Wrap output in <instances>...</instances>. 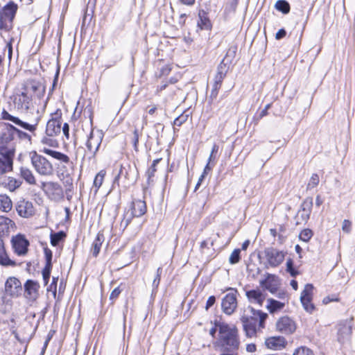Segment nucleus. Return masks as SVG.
I'll use <instances>...</instances> for the list:
<instances>
[{
  "label": "nucleus",
  "instance_id": "nucleus-1",
  "mask_svg": "<svg viewBox=\"0 0 355 355\" xmlns=\"http://www.w3.org/2000/svg\"><path fill=\"white\" fill-rule=\"evenodd\" d=\"M267 318L268 314L261 311L255 310L250 306L245 308L241 320L246 336L249 338L257 337L265 328Z\"/></svg>",
  "mask_w": 355,
  "mask_h": 355
},
{
  "label": "nucleus",
  "instance_id": "nucleus-2",
  "mask_svg": "<svg viewBox=\"0 0 355 355\" xmlns=\"http://www.w3.org/2000/svg\"><path fill=\"white\" fill-rule=\"evenodd\" d=\"M219 338L214 345H219L227 351L237 349L240 345L238 329L224 322L218 324Z\"/></svg>",
  "mask_w": 355,
  "mask_h": 355
},
{
  "label": "nucleus",
  "instance_id": "nucleus-3",
  "mask_svg": "<svg viewBox=\"0 0 355 355\" xmlns=\"http://www.w3.org/2000/svg\"><path fill=\"white\" fill-rule=\"evenodd\" d=\"M146 211V202L141 200H134L131 204V211H127L122 218L120 227L125 230L131 222L133 217H140Z\"/></svg>",
  "mask_w": 355,
  "mask_h": 355
},
{
  "label": "nucleus",
  "instance_id": "nucleus-4",
  "mask_svg": "<svg viewBox=\"0 0 355 355\" xmlns=\"http://www.w3.org/2000/svg\"><path fill=\"white\" fill-rule=\"evenodd\" d=\"M286 252L275 248H267L263 251L264 266L266 268H276L281 265Z\"/></svg>",
  "mask_w": 355,
  "mask_h": 355
},
{
  "label": "nucleus",
  "instance_id": "nucleus-5",
  "mask_svg": "<svg viewBox=\"0 0 355 355\" xmlns=\"http://www.w3.org/2000/svg\"><path fill=\"white\" fill-rule=\"evenodd\" d=\"M31 164L36 172L42 176H50L53 174L51 163L44 157L33 152L31 155Z\"/></svg>",
  "mask_w": 355,
  "mask_h": 355
},
{
  "label": "nucleus",
  "instance_id": "nucleus-6",
  "mask_svg": "<svg viewBox=\"0 0 355 355\" xmlns=\"http://www.w3.org/2000/svg\"><path fill=\"white\" fill-rule=\"evenodd\" d=\"M337 327L338 342L343 344L349 341L352 333L353 318L341 320Z\"/></svg>",
  "mask_w": 355,
  "mask_h": 355
},
{
  "label": "nucleus",
  "instance_id": "nucleus-7",
  "mask_svg": "<svg viewBox=\"0 0 355 355\" xmlns=\"http://www.w3.org/2000/svg\"><path fill=\"white\" fill-rule=\"evenodd\" d=\"M103 138V134L101 131L96 130L95 132L92 130L86 142V148L92 157H94L98 151Z\"/></svg>",
  "mask_w": 355,
  "mask_h": 355
},
{
  "label": "nucleus",
  "instance_id": "nucleus-8",
  "mask_svg": "<svg viewBox=\"0 0 355 355\" xmlns=\"http://www.w3.org/2000/svg\"><path fill=\"white\" fill-rule=\"evenodd\" d=\"M231 292L227 293L222 300L223 311L227 315H232L237 307V291L232 288L227 289Z\"/></svg>",
  "mask_w": 355,
  "mask_h": 355
},
{
  "label": "nucleus",
  "instance_id": "nucleus-9",
  "mask_svg": "<svg viewBox=\"0 0 355 355\" xmlns=\"http://www.w3.org/2000/svg\"><path fill=\"white\" fill-rule=\"evenodd\" d=\"M24 94H28L30 97L35 96L40 98L45 92V87L42 83L35 80H28L23 88Z\"/></svg>",
  "mask_w": 355,
  "mask_h": 355
},
{
  "label": "nucleus",
  "instance_id": "nucleus-10",
  "mask_svg": "<svg viewBox=\"0 0 355 355\" xmlns=\"http://www.w3.org/2000/svg\"><path fill=\"white\" fill-rule=\"evenodd\" d=\"M313 286L312 284L305 285L304 290L301 293L300 301L304 309L309 313H312L315 309L314 305L311 303L313 296Z\"/></svg>",
  "mask_w": 355,
  "mask_h": 355
},
{
  "label": "nucleus",
  "instance_id": "nucleus-11",
  "mask_svg": "<svg viewBox=\"0 0 355 355\" xmlns=\"http://www.w3.org/2000/svg\"><path fill=\"white\" fill-rule=\"evenodd\" d=\"M5 292L10 297H18L22 292L21 282L15 277H10L5 283Z\"/></svg>",
  "mask_w": 355,
  "mask_h": 355
},
{
  "label": "nucleus",
  "instance_id": "nucleus-12",
  "mask_svg": "<svg viewBox=\"0 0 355 355\" xmlns=\"http://www.w3.org/2000/svg\"><path fill=\"white\" fill-rule=\"evenodd\" d=\"M13 155V149H8L5 153H0V175L12 170Z\"/></svg>",
  "mask_w": 355,
  "mask_h": 355
},
{
  "label": "nucleus",
  "instance_id": "nucleus-13",
  "mask_svg": "<svg viewBox=\"0 0 355 355\" xmlns=\"http://www.w3.org/2000/svg\"><path fill=\"white\" fill-rule=\"evenodd\" d=\"M15 209L19 216L23 218H30L35 214V208L33 203L24 198L17 201Z\"/></svg>",
  "mask_w": 355,
  "mask_h": 355
},
{
  "label": "nucleus",
  "instance_id": "nucleus-14",
  "mask_svg": "<svg viewBox=\"0 0 355 355\" xmlns=\"http://www.w3.org/2000/svg\"><path fill=\"white\" fill-rule=\"evenodd\" d=\"M277 330L284 334H293L296 329L295 322L288 316L280 318L276 323Z\"/></svg>",
  "mask_w": 355,
  "mask_h": 355
},
{
  "label": "nucleus",
  "instance_id": "nucleus-15",
  "mask_svg": "<svg viewBox=\"0 0 355 355\" xmlns=\"http://www.w3.org/2000/svg\"><path fill=\"white\" fill-rule=\"evenodd\" d=\"M24 295L28 300L35 301L38 298L40 286L37 282L28 279L24 284Z\"/></svg>",
  "mask_w": 355,
  "mask_h": 355
},
{
  "label": "nucleus",
  "instance_id": "nucleus-16",
  "mask_svg": "<svg viewBox=\"0 0 355 355\" xmlns=\"http://www.w3.org/2000/svg\"><path fill=\"white\" fill-rule=\"evenodd\" d=\"M55 116L52 117L46 123V134L49 137H55L61 131V112L57 111L55 113Z\"/></svg>",
  "mask_w": 355,
  "mask_h": 355
},
{
  "label": "nucleus",
  "instance_id": "nucleus-17",
  "mask_svg": "<svg viewBox=\"0 0 355 355\" xmlns=\"http://www.w3.org/2000/svg\"><path fill=\"white\" fill-rule=\"evenodd\" d=\"M260 286L268 290L272 294L277 292V288L280 285V281L277 276L272 274H266V278L259 282Z\"/></svg>",
  "mask_w": 355,
  "mask_h": 355
},
{
  "label": "nucleus",
  "instance_id": "nucleus-18",
  "mask_svg": "<svg viewBox=\"0 0 355 355\" xmlns=\"http://www.w3.org/2000/svg\"><path fill=\"white\" fill-rule=\"evenodd\" d=\"M15 130V127L12 125H6L0 134V151L7 149V145L14 139Z\"/></svg>",
  "mask_w": 355,
  "mask_h": 355
},
{
  "label": "nucleus",
  "instance_id": "nucleus-19",
  "mask_svg": "<svg viewBox=\"0 0 355 355\" xmlns=\"http://www.w3.org/2000/svg\"><path fill=\"white\" fill-rule=\"evenodd\" d=\"M12 248L18 255H24L27 252L29 242L23 236L18 235L12 239Z\"/></svg>",
  "mask_w": 355,
  "mask_h": 355
},
{
  "label": "nucleus",
  "instance_id": "nucleus-20",
  "mask_svg": "<svg viewBox=\"0 0 355 355\" xmlns=\"http://www.w3.org/2000/svg\"><path fill=\"white\" fill-rule=\"evenodd\" d=\"M45 259H46V266L42 270V277L44 282L45 285L47 284L48 281L50 278L51 270L52 268V257L53 254L50 249L46 248L44 250Z\"/></svg>",
  "mask_w": 355,
  "mask_h": 355
},
{
  "label": "nucleus",
  "instance_id": "nucleus-21",
  "mask_svg": "<svg viewBox=\"0 0 355 355\" xmlns=\"http://www.w3.org/2000/svg\"><path fill=\"white\" fill-rule=\"evenodd\" d=\"M15 104L18 110L22 112L27 111L32 105L31 97L23 91L20 95L15 97Z\"/></svg>",
  "mask_w": 355,
  "mask_h": 355
},
{
  "label": "nucleus",
  "instance_id": "nucleus-22",
  "mask_svg": "<svg viewBox=\"0 0 355 355\" xmlns=\"http://www.w3.org/2000/svg\"><path fill=\"white\" fill-rule=\"evenodd\" d=\"M285 338L282 336H272L266 339V346L272 350H279L285 346Z\"/></svg>",
  "mask_w": 355,
  "mask_h": 355
},
{
  "label": "nucleus",
  "instance_id": "nucleus-23",
  "mask_svg": "<svg viewBox=\"0 0 355 355\" xmlns=\"http://www.w3.org/2000/svg\"><path fill=\"white\" fill-rule=\"evenodd\" d=\"M51 199L60 198L63 196L62 189L58 182H48L47 189L45 191Z\"/></svg>",
  "mask_w": 355,
  "mask_h": 355
},
{
  "label": "nucleus",
  "instance_id": "nucleus-24",
  "mask_svg": "<svg viewBox=\"0 0 355 355\" xmlns=\"http://www.w3.org/2000/svg\"><path fill=\"white\" fill-rule=\"evenodd\" d=\"M15 227V223L8 217L0 216V236H8L10 230Z\"/></svg>",
  "mask_w": 355,
  "mask_h": 355
},
{
  "label": "nucleus",
  "instance_id": "nucleus-25",
  "mask_svg": "<svg viewBox=\"0 0 355 355\" xmlns=\"http://www.w3.org/2000/svg\"><path fill=\"white\" fill-rule=\"evenodd\" d=\"M245 295L250 302L257 303L260 306L262 305L265 299L263 293L259 289L248 291Z\"/></svg>",
  "mask_w": 355,
  "mask_h": 355
},
{
  "label": "nucleus",
  "instance_id": "nucleus-26",
  "mask_svg": "<svg viewBox=\"0 0 355 355\" xmlns=\"http://www.w3.org/2000/svg\"><path fill=\"white\" fill-rule=\"evenodd\" d=\"M1 184L8 189L10 191H14L19 188L22 184L21 180H17L12 177L4 178L1 181Z\"/></svg>",
  "mask_w": 355,
  "mask_h": 355
},
{
  "label": "nucleus",
  "instance_id": "nucleus-27",
  "mask_svg": "<svg viewBox=\"0 0 355 355\" xmlns=\"http://www.w3.org/2000/svg\"><path fill=\"white\" fill-rule=\"evenodd\" d=\"M44 153L58 160H60L62 162L69 164V165L71 166V167H73V162H70L69 157L62 153L47 148H44Z\"/></svg>",
  "mask_w": 355,
  "mask_h": 355
},
{
  "label": "nucleus",
  "instance_id": "nucleus-28",
  "mask_svg": "<svg viewBox=\"0 0 355 355\" xmlns=\"http://www.w3.org/2000/svg\"><path fill=\"white\" fill-rule=\"evenodd\" d=\"M218 151V146L216 144H214L212 146L211 151L209 155L208 163L207 164V165L204 169L203 175H201V180H202L204 175L207 174L211 170L212 167L214 166L215 160L216 159V154H217Z\"/></svg>",
  "mask_w": 355,
  "mask_h": 355
},
{
  "label": "nucleus",
  "instance_id": "nucleus-29",
  "mask_svg": "<svg viewBox=\"0 0 355 355\" xmlns=\"http://www.w3.org/2000/svg\"><path fill=\"white\" fill-rule=\"evenodd\" d=\"M19 175L22 179H24L28 184L30 185H35L36 184V179L31 171L27 167L22 166L20 168Z\"/></svg>",
  "mask_w": 355,
  "mask_h": 355
},
{
  "label": "nucleus",
  "instance_id": "nucleus-30",
  "mask_svg": "<svg viewBox=\"0 0 355 355\" xmlns=\"http://www.w3.org/2000/svg\"><path fill=\"white\" fill-rule=\"evenodd\" d=\"M268 304L266 306L268 310L270 313H274L281 311L285 306V302H280L272 298H269L267 300Z\"/></svg>",
  "mask_w": 355,
  "mask_h": 355
},
{
  "label": "nucleus",
  "instance_id": "nucleus-31",
  "mask_svg": "<svg viewBox=\"0 0 355 355\" xmlns=\"http://www.w3.org/2000/svg\"><path fill=\"white\" fill-rule=\"evenodd\" d=\"M104 241V235L101 232H98L93 241L92 245V253L94 257H97L99 254V252L101 250V248L103 242Z\"/></svg>",
  "mask_w": 355,
  "mask_h": 355
},
{
  "label": "nucleus",
  "instance_id": "nucleus-32",
  "mask_svg": "<svg viewBox=\"0 0 355 355\" xmlns=\"http://www.w3.org/2000/svg\"><path fill=\"white\" fill-rule=\"evenodd\" d=\"M12 207L10 198L6 195H0V209L8 212L11 210Z\"/></svg>",
  "mask_w": 355,
  "mask_h": 355
},
{
  "label": "nucleus",
  "instance_id": "nucleus-33",
  "mask_svg": "<svg viewBox=\"0 0 355 355\" xmlns=\"http://www.w3.org/2000/svg\"><path fill=\"white\" fill-rule=\"evenodd\" d=\"M38 121H39V119H37L35 121L34 123H31H31L22 121L21 120H20L18 118V119H15V124L19 125L22 128H24V129H26V130H28L34 134L35 131L37 129V124H38Z\"/></svg>",
  "mask_w": 355,
  "mask_h": 355
},
{
  "label": "nucleus",
  "instance_id": "nucleus-34",
  "mask_svg": "<svg viewBox=\"0 0 355 355\" xmlns=\"http://www.w3.org/2000/svg\"><path fill=\"white\" fill-rule=\"evenodd\" d=\"M227 71V68L225 64L222 63L218 66L217 73L214 78V82L222 84Z\"/></svg>",
  "mask_w": 355,
  "mask_h": 355
},
{
  "label": "nucleus",
  "instance_id": "nucleus-35",
  "mask_svg": "<svg viewBox=\"0 0 355 355\" xmlns=\"http://www.w3.org/2000/svg\"><path fill=\"white\" fill-rule=\"evenodd\" d=\"M218 324L219 322H214V324L212 322H210L209 325L210 327L209 328L205 327L204 328V332L205 334H208L211 338V341L214 344V342H216L215 338V334L216 333L217 329H218Z\"/></svg>",
  "mask_w": 355,
  "mask_h": 355
},
{
  "label": "nucleus",
  "instance_id": "nucleus-36",
  "mask_svg": "<svg viewBox=\"0 0 355 355\" xmlns=\"http://www.w3.org/2000/svg\"><path fill=\"white\" fill-rule=\"evenodd\" d=\"M275 8L284 14H288L290 12V5L285 0H278L275 3Z\"/></svg>",
  "mask_w": 355,
  "mask_h": 355
},
{
  "label": "nucleus",
  "instance_id": "nucleus-37",
  "mask_svg": "<svg viewBox=\"0 0 355 355\" xmlns=\"http://www.w3.org/2000/svg\"><path fill=\"white\" fill-rule=\"evenodd\" d=\"M66 236L64 232L60 231L57 233L51 234V244L53 246H56L58 243Z\"/></svg>",
  "mask_w": 355,
  "mask_h": 355
},
{
  "label": "nucleus",
  "instance_id": "nucleus-38",
  "mask_svg": "<svg viewBox=\"0 0 355 355\" xmlns=\"http://www.w3.org/2000/svg\"><path fill=\"white\" fill-rule=\"evenodd\" d=\"M0 264L5 266L15 265V261L8 257L3 249L0 250Z\"/></svg>",
  "mask_w": 355,
  "mask_h": 355
},
{
  "label": "nucleus",
  "instance_id": "nucleus-39",
  "mask_svg": "<svg viewBox=\"0 0 355 355\" xmlns=\"http://www.w3.org/2000/svg\"><path fill=\"white\" fill-rule=\"evenodd\" d=\"M313 234L311 230L304 229L300 233L299 239L304 242H308L313 236Z\"/></svg>",
  "mask_w": 355,
  "mask_h": 355
},
{
  "label": "nucleus",
  "instance_id": "nucleus-40",
  "mask_svg": "<svg viewBox=\"0 0 355 355\" xmlns=\"http://www.w3.org/2000/svg\"><path fill=\"white\" fill-rule=\"evenodd\" d=\"M105 175V171L103 170L100 171L96 175L94 180V185L97 189H99L103 184L104 177Z\"/></svg>",
  "mask_w": 355,
  "mask_h": 355
},
{
  "label": "nucleus",
  "instance_id": "nucleus-41",
  "mask_svg": "<svg viewBox=\"0 0 355 355\" xmlns=\"http://www.w3.org/2000/svg\"><path fill=\"white\" fill-rule=\"evenodd\" d=\"M313 206V200L312 198H306L305 199L302 205H301V209L300 211L302 212H307L311 213V209Z\"/></svg>",
  "mask_w": 355,
  "mask_h": 355
},
{
  "label": "nucleus",
  "instance_id": "nucleus-42",
  "mask_svg": "<svg viewBox=\"0 0 355 355\" xmlns=\"http://www.w3.org/2000/svg\"><path fill=\"white\" fill-rule=\"evenodd\" d=\"M241 250L235 249L230 254L229 261L231 264H236L239 262L241 259L240 257Z\"/></svg>",
  "mask_w": 355,
  "mask_h": 355
},
{
  "label": "nucleus",
  "instance_id": "nucleus-43",
  "mask_svg": "<svg viewBox=\"0 0 355 355\" xmlns=\"http://www.w3.org/2000/svg\"><path fill=\"white\" fill-rule=\"evenodd\" d=\"M286 271L290 273L292 277H296L298 271L293 268V262L291 259H288L286 261Z\"/></svg>",
  "mask_w": 355,
  "mask_h": 355
},
{
  "label": "nucleus",
  "instance_id": "nucleus-44",
  "mask_svg": "<svg viewBox=\"0 0 355 355\" xmlns=\"http://www.w3.org/2000/svg\"><path fill=\"white\" fill-rule=\"evenodd\" d=\"M319 182H320V179H319L318 175L316 173H313L311 175L310 180L308 183L307 189H313V188L315 187L319 184Z\"/></svg>",
  "mask_w": 355,
  "mask_h": 355
},
{
  "label": "nucleus",
  "instance_id": "nucleus-45",
  "mask_svg": "<svg viewBox=\"0 0 355 355\" xmlns=\"http://www.w3.org/2000/svg\"><path fill=\"white\" fill-rule=\"evenodd\" d=\"M212 28V24L210 20L205 16H201V30L205 29L210 31Z\"/></svg>",
  "mask_w": 355,
  "mask_h": 355
},
{
  "label": "nucleus",
  "instance_id": "nucleus-46",
  "mask_svg": "<svg viewBox=\"0 0 355 355\" xmlns=\"http://www.w3.org/2000/svg\"><path fill=\"white\" fill-rule=\"evenodd\" d=\"M15 135H17L20 139L31 141V135L15 128Z\"/></svg>",
  "mask_w": 355,
  "mask_h": 355
},
{
  "label": "nucleus",
  "instance_id": "nucleus-47",
  "mask_svg": "<svg viewBox=\"0 0 355 355\" xmlns=\"http://www.w3.org/2000/svg\"><path fill=\"white\" fill-rule=\"evenodd\" d=\"M293 355H314L313 352L307 347H302L295 350Z\"/></svg>",
  "mask_w": 355,
  "mask_h": 355
},
{
  "label": "nucleus",
  "instance_id": "nucleus-48",
  "mask_svg": "<svg viewBox=\"0 0 355 355\" xmlns=\"http://www.w3.org/2000/svg\"><path fill=\"white\" fill-rule=\"evenodd\" d=\"M189 115L188 114H181L177 118L175 119L173 124L174 126H180L184 122H185L187 120Z\"/></svg>",
  "mask_w": 355,
  "mask_h": 355
},
{
  "label": "nucleus",
  "instance_id": "nucleus-49",
  "mask_svg": "<svg viewBox=\"0 0 355 355\" xmlns=\"http://www.w3.org/2000/svg\"><path fill=\"white\" fill-rule=\"evenodd\" d=\"M160 160H161V159H156L153 162L151 166L148 168V170L147 171L149 178L154 176V174L156 171L155 166L159 162Z\"/></svg>",
  "mask_w": 355,
  "mask_h": 355
},
{
  "label": "nucleus",
  "instance_id": "nucleus-50",
  "mask_svg": "<svg viewBox=\"0 0 355 355\" xmlns=\"http://www.w3.org/2000/svg\"><path fill=\"white\" fill-rule=\"evenodd\" d=\"M352 223L349 220H344L342 225V230L345 233H349L351 231Z\"/></svg>",
  "mask_w": 355,
  "mask_h": 355
},
{
  "label": "nucleus",
  "instance_id": "nucleus-51",
  "mask_svg": "<svg viewBox=\"0 0 355 355\" xmlns=\"http://www.w3.org/2000/svg\"><path fill=\"white\" fill-rule=\"evenodd\" d=\"M221 86V84L216 83L214 81L213 85H212V90L211 92V98H216L218 94V91L220 89Z\"/></svg>",
  "mask_w": 355,
  "mask_h": 355
},
{
  "label": "nucleus",
  "instance_id": "nucleus-52",
  "mask_svg": "<svg viewBox=\"0 0 355 355\" xmlns=\"http://www.w3.org/2000/svg\"><path fill=\"white\" fill-rule=\"evenodd\" d=\"M275 294L279 299L284 300L285 302H288V295L284 291H279L277 289V292H276Z\"/></svg>",
  "mask_w": 355,
  "mask_h": 355
},
{
  "label": "nucleus",
  "instance_id": "nucleus-53",
  "mask_svg": "<svg viewBox=\"0 0 355 355\" xmlns=\"http://www.w3.org/2000/svg\"><path fill=\"white\" fill-rule=\"evenodd\" d=\"M121 291H122V289L120 288V286L115 288L110 293V300L116 299L118 297V296L119 295V294L121 293Z\"/></svg>",
  "mask_w": 355,
  "mask_h": 355
},
{
  "label": "nucleus",
  "instance_id": "nucleus-54",
  "mask_svg": "<svg viewBox=\"0 0 355 355\" xmlns=\"http://www.w3.org/2000/svg\"><path fill=\"white\" fill-rule=\"evenodd\" d=\"M216 302V297L214 295L210 296L206 302L205 309L207 311L209 308H211Z\"/></svg>",
  "mask_w": 355,
  "mask_h": 355
},
{
  "label": "nucleus",
  "instance_id": "nucleus-55",
  "mask_svg": "<svg viewBox=\"0 0 355 355\" xmlns=\"http://www.w3.org/2000/svg\"><path fill=\"white\" fill-rule=\"evenodd\" d=\"M132 142H133V145H134V147H135V149L136 150H137V145H138V143H139V133H138V130H135L134 131V136H133V139H132Z\"/></svg>",
  "mask_w": 355,
  "mask_h": 355
},
{
  "label": "nucleus",
  "instance_id": "nucleus-56",
  "mask_svg": "<svg viewBox=\"0 0 355 355\" xmlns=\"http://www.w3.org/2000/svg\"><path fill=\"white\" fill-rule=\"evenodd\" d=\"M2 114H3V118L4 119L10 120V121H12L15 123V119H18L17 117H15V116H13L10 115L9 113H8L6 111H3Z\"/></svg>",
  "mask_w": 355,
  "mask_h": 355
},
{
  "label": "nucleus",
  "instance_id": "nucleus-57",
  "mask_svg": "<svg viewBox=\"0 0 355 355\" xmlns=\"http://www.w3.org/2000/svg\"><path fill=\"white\" fill-rule=\"evenodd\" d=\"M62 132H63L64 135L66 137V138L69 139V126L67 123H64V125H63Z\"/></svg>",
  "mask_w": 355,
  "mask_h": 355
},
{
  "label": "nucleus",
  "instance_id": "nucleus-58",
  "mask_svg": "<svg viewBox=\"0 0 355 355\" xmlns=\"http://www.w3.org/2000/svg\"><path fill=\"white\" fill-rule=\"evenodd\" d=\"M56 288H57L56 284L51 283V285L47 288V291L48 292L51 291L53 293V295L54 297H55V296H56Z\"/></svg>",
  "mask_w": 355,
  "mask_h": 355
},
{
  "label": "nucleus",
  "instance_id": "nucleus-59",
  "mask_svg": "<svg viewBox=\"0 0 355 355\" xmlns=\"http://www.w3.org/2000/svg\"><path fill=\"white\" fill-rule=\"evenodd\" d=\"M286 35V32L284 29L282 28L280 29L277 33H276V35H275V38L277 40H280L283 37H284Z\"/></svg>",
  "mask_w": 355,
  "mask_h": 355
},
{
  "label": "nucleus",
  "instance_id": "nucleus-60",
  "mask_svg": "<svg viewBox=\"0 0 355 355\" xmlns=\"http://www.w3.org/2000/svg\"><path fill=\"white\" fill-rule=\"evenodd\" d=\"M160 282V274H157L156 277H155L153 282V286L155 288H157L159 286Z\"/></svg>",
  "mask_w": 355,
  "mask_h": 355
},
{
  "label": "nucleus",
  "instance_id": "nucleus-61",
  "mask_svg": "<svg viewBox=\"0 0 355 355\" xmlns=\"http://www.w3.org/2000/svg\"><path fill=\"white\" fill-rule=\"evenodd\" d=\"M257 349V347L254 344H248L246 346V350L248 352H254Z\"/></svg>",
  "mask_w": 355,
  "mask_h": 355
},
{
  "label": "nucleus",
  "instance_id": "nucleus-62",
  "mask_svg": "<svg viewBox=\"0 0 355 355\" xmlns=\"http://www.w3.org/2000/svg\"><path fill=\"white\" fill-rule=\"evenodd\" d=\"M299 213L300 214L301 218L303 221H306L309 218L311 214V213L302 212L300 211H299Z\"/></svg>",
  "mask_w": 355,
  "mask_h": 355
},
{
  "label": "nucleus",
  "instance_id": "nucleus-63",
  "mask_svg": "<svg viewBox=\"0 0 355 355\" xmlns=\"http://www.w3.org/2000/svg\"><path fill=\"white\" fill-rule=\"evenodd\" d=\"M270 107V104H267L264 109L260 113V117L262 118L268 114V110Z\"/></svg>",
  "mask_w": 355,
  "mask_h": 355
},
{
  "label": "nucleus",
  "instance_id": "nucleus-64",
  "mask_svg": "<svg viewBox=\"0 0 355 355\" xmlns=\"http://www.w3.org/2000/svg\"><path fill=\"white\" fill-rule=\"evenodd\" d=\"M182 4L191 6L195 3V0H179Z\"/></svg>",
  "mask_w": 355,
  "mask_h": 355
}]
</instances>
